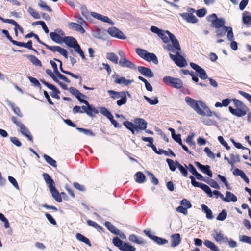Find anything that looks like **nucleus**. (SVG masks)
I'll return each instance as SVG.
<instances>
[{
	"label": "nucleus",
	"instance_id": "c03bdc74",
	"mask_svg": "<svg viewBox=\"0 0 251 251\" xmlns=\"http://www.w3.org/2000/svg\"><path fill=\"white\" fill-rule=\"evenodd\" d=\"M201 188L206 193H207L209 197L211 198L213 196L211 190L208 186L203 184Z\"/></svg>",
	"mask_w": 251,
	"mask_h": 251
},
{
	"label": "nucleus",
	"instance_id": "49530a36",
	"mask_svg": "<svg viewBox=\"0 0 251 251\" xmlns=\"http://www.w3.org/2000/svg\"><path fill=\"white\" fill-rule=\"evenodd\" d=\"M76 130L82 132L84 134L86 135H89L91 136H94L95 135V134L92 132V131L89 129L77 127L76 128Z\"/></svg>",
	"mask_w": 251,
	"mask_h": 251
},
{
	"label": "nucleus",
	"instance_id": "13d9d810",
	"mask_svg": "<svg viewBox=\"0 0 251 251\" xmlns=\"http://www.w3.org/2000/svg\"><path fill=\"white\" fill-rule=\"evenodd\" d=\"M8 180L11 183L12 185L17 189L19 190V187L16 180L12 176H9L8 177Z\"/></svg>",
	"mask_w": 251,
	"mask_h": 251
},
{
	"label": "nucleus",
	"instance_id": "4c0bfd02",
	"mask_svg": "<svg viewBox=\"0 0 251 251\" xmlns=\"http://www.w3.org/2000/svg\"><path fill=\"white\" fill-rule=\"evenodd\" d=\"M108 93L114 99H119L122 97L124 93L115 91L114 90H108Z\"/></svg>",
	"mask_w": 251,
	"mask_h": 251
},
{
	"label": "nucleus",
	"instance_id": "aec40b11",
	"mask_svg": "<svg viewBox=\"0 0 251 251\" xmlns=\"http://www.w3.org/2000/svg\"><path fill=\"white\" fill-rule=\"evenodd\" d=\"M133 81V80L126 79L124 77L117 76L116 77L114 82L117 84L128 86L132 83Z\"/></svg>",
	"mask_w": 251,
	"mask_h": 251
},
{
	"label": "nucleus",
	"instance_id": "6ab92c4d",
	"mask_svg": "<svg viewBox=\"0 0 251 251\" xmlns=\"http://www.w3.org/2000/svg\"><path fill=\"white\" fill-rule=\"evenodd\" d=\"M119 64L122 67H128L131 69H135L136 67L135 65L128 61L126 57L120 59Z\"/></svg>",
	"mask_w": 251,
	"mask_h": 251
},
{
	"label": "nucleus",
	"instance_id": "6e6d98bb",
	"mask_svg": "<svg viewBox=\"0 0 251 251\" xmlns=\"http://www.w3.org/2000/svg\"><path fill=\"white\" fill-rule=\"evenodd\" d=\"M144 99L146 100L149 102L151 105H156L158 103V100L157 98H154L153 100L150 99L146 96H144Z\"/></svg>",
	"mask_w": 251,
	"mask_h": 251
},
{
	"label": "nucleus",
	"instance_id": "09e8293b",
	"mask_svg": "<svg viewBox=\"0 0 251 251\" xmlns=\"http://www.w3.org/2000/svg\"><path fill=\"white\" fill-rule=\"evenodd\" d=\"M9 105H10L12 107V108L15 114H16L19 117H22V114L21 113V112L19 108H18L17 107H15L14 106V104L11 102H9Z\"/></svg>",
	"mask_w": 251,
	"mask_h": 251
},
{
	"label": "nucleus",
	"instance_id": "3c124183",
	"mask_svg": "<svg viewBox=\"0 0 251 251\" xmlns=\"http://www.w3.org/2000/svg\"><path fill=\"white\" fill-rule=\"evenodd\" d=\"M151 31L156 33L158 36H162V33L164 31V30H161L155 26H152L151 27Z\"/></svg>",
	"mask_w": 251,
	"mask_h": 251
},
{
	"label": "nucleus",
	"instance_id": "9d476101",
	"mask_svg": "<svg viewBox=\"0 0 251 251\" xmlns=\"http://www.w3.org/2000/svg\"><path fill=\"white\" fill-rule=\"evenodd\" d=\"M190 66L199 74V76L201 79H205L207 78L205 71L200 66L192 62L190 63Z\"/></svg>",
	"mask_w": 251,
	"mask_h": 251
},
{
	"label": "nucleus",
	"instance_id": "e2e57ef3",
	"mask_svg": "<svg viewBox=\"0 0 251 251\" xmlns=\"http://www.w3.org/2000/svg\"><path fill=\"white\" fill-rule=\"evenodd\" d=\"M239 93L246 99L251 104V95L242 91H239Z\"/></svg>",
	"mask_w": 251,
	"mask_h": 251
},
{
	"label": "nucleus",
	"instance_id": "ea45409f",
	"mask_svg": "<svg viewBox=\"0 0 251 251\" xmlns=\"http://www.w3.org/2000/svg\"><path fill=\"white\" fill-rule=\"evenodd\" d=\"M28 11L29 14L35 19H40V16L38 12L32 8L31 7H29L28 9Z\"/></svg>",
	"mask_w": 251,
	"mask_h": 251
},
{
	"label": "nucleus",
	"instance_id": "680f3d73",
	"mask_svg": "<svg viewBox=\"0 0 251 251\" xmlns=\"http://www.w3.org/2000/svg\"><path fill=\"white\" fill-rule=\"evenodd\" d=\"M227 38L230 41L233 40L234 35L233 33L232 28L230 26H228V30H227Z\"/></svg>",
	"mask_w": 251,
	"mask_h": 251
},
{
	"label": "nucleus",
	"instance_id": "f8f14e48",
	"mask_svg": "<svg viewBox=\"0 0 251 251\" xmlns=\"http://www.w3.org/2000/svg\"><path fill=\"white\" fill-rule=\"evenodd\" d=\"M179 15L188 23L194 24L197 23L198 21L197 17L192 13H180Z\"/></svg>",
	"mask_w": 251,
	"mask_h": 251
},
{
	"label": "nucleus",
	"instance_id": "a211bd4d",
	"mask_svg": "<svg viewBox=\"0 0 251 251\" xmlns=\"http://www.w3.org/2000/svg\"><path fill=\"white\" fill-rule=\"evenodd\" d=\"M171 247H175L178 246L181 242V238L180 234L176 233L171 235Z\"/></svg>",
	"mask_w": 251,
	"mask_h": 251
},
{
	"label": "nucleus",
	"instance_id": "39448f33",
	"mask_svg": "<svg viewBox=\"0 0 251 251\" xmlns=\"http://www.w3.org/2000/svg\"><path fill=\"white\" fill-rule=\"evenodd\" d=\"M212 237L214 240L218 243H226L228 241V238L222 233L221 231L214 229L213 231Z\"/></svg>",
	"mask_w": 251,
	"mask_h": 251
},
{
	"label": "nucleus",
	"instance_id": "5701e85b",
	"mask_svg": "<svg viewBox=\"0 0 251 251\" xmlns=\"http://www.w3.org/2000/svg\"><path fill=\"white\" fill-rule=\"evenodd\" d=\"M63 42L70 47L72 48L77 43V41L72 37H65L63 38Z\"/></svg>",
	"mask_w": 251,
	"mask_h": 251
},
{
	"label": "nucleus",
	"instance_id": "2eb2a0df",
	"mask_svg": "<svg viewBox=\"0 0 251 251\" xmlns=\"http://www.w3.org/2000/svg\"><path fill=\"white\" fill-rule=\"evenodd\" d=\"M68 27L73 30H75L83 34L85 32V30L81 25L77 23L70 22L68 24Z\"/></svg>",
	"mask_w": 251,
	"mask_h": 251
},
{
	"label": "nucleus",
	"instance_id": "412c9836",
	"mask_svg": "<svg viewBox=\"0 0 251 251\" xmlns=\"http://www.w3.org/2000/svg\"><path fill=\"white\" fill-rule=\"evenodd\" d=\"M242 21L247 25H251V14L249 12L244 11L243 13Z\"/></svg>",
	"mask_w": 251,
	"mask_h": 251
},
{
	"label": "nucleus",
	"instance_id": "f704fd0d",
	"mask_svg": "<svg viewBox=\"0 0 251 251\" xmlns=\"http://www.w3.org/2000/svg\"><path fill=\"white\" fill-rule=\"evenodd\" d=\"M88 108L87 109V111L86 114L89 116L92 117L95 114H98L99 113L98 110L96 109V108L92 105L89 104L88 105Z\"/></svg>",
	"mask_w": 251,
	"mask_h": 251
},
{
	"label": "nucleus",
	"instance_id": "ddd939ff",
	"mask_svg": "<svg viewBox=\"0 0 251 251\" xmlns=\"http://www.w3.org/2000/svg\"><path fill=\"white\" fill-rule=\"evenodd\" d=\"M166 33L169 36L170 40L171 41L174 48L178 51L180 50V47L177 39L176 38L175 35L170 32L169 31H166Z\"/></svg>",
	"mask_w": 251,
	"mask_h": 251
},
{
	"label": "nucleus",
	"instance_id": "052dcab7",
	"mask_svg": "<svg viewBox=\"0 0 251 251\" xmlns=\"http://www.w3.org/2000/svg\"><path fill=\"white\" fill-rule=\"evenodd\" d=\"M120 100L117 101V103L118 106H121L125 103L127 101L126 95L124 94L122 97L120 98Z\"/></svg>",
	"mask_w": 251,
	"mask_h": 251
},
{
	"label": "nucleus",
	"instance_id": "7ed1b4c3",
	"mask_svg": "<svg viewBox=\"0 0 251 251\" xmlns=\"http://www.w3.org/2000/svg\"><path fill=\"white\" fill-rule=\"evenodd\" d=\"M136 52L139 56L148 62L152 61L155 64L158 63L156 56L153 53H150L141 49H137Z\"/></svg>",
	"mask_w": 251,
	"mask_h": 251
},
{
	"label": "nucleus",
	"instance_id": "f257e3e1",
	"mask_svg": "<svg viewBox=\"0 0 251 251\" xmlns=\"http://www.w3.org/2000/svg\"><path fill=\"white\" fill-rule=\"evenodd\" d=\"M185 101L199 115L208 117L214 115L217 117H218L217 114L211 111L202 101H197L189 97H185Z\"/></svg>",
	"mask_w": 251,
	"mask_h": 251
},
{
	"label": "nucleus",
	"instance_id": "5fc2aeb1",
	"mask_svg": "<svg viewBox=\"0 0 251 251\" xmlns=\"http://www.w3.org/2000/svg\"><path fill=\"white\" fill-rule=\"evenodd\" d=\"M227 216V213L226 210L224 209L219 214L217 217V220L219 221H224Z\"/></svg>",
	"mask_w": 251,
	"mask_h": 251
},
{
	"label": "nucleus",
	"instance_id": "a18cd8bd",
	"mask_svg": "<svg viewBox=\"0 0 251 251\" xmlns=\"http://www.w3.org/2000/svg\"><path fill=\"white\" fill-rule=\"evenodd\" d=\"M28 58H29L30 61L35 65L40 66H41V61L35 56L30 55Z\"/></svg>",
	"mask_w": 251,
	"mask_h": 251
},
{
	"label": "nucleus",
	"instance_id": "bf43d9fd",
	"mask_svg": "<svg viewBox=\"0 0 251 251\" xmlns=\"http://www.w3.org/2000/svg\"><path fill=\"white\" fill-rule=\"evenodd\" d=\"M180 204L181 206L184 207L186 209L190 208L192 207V205L190 201L186 199H183L181 201Z\"/></svg>",
	"mask_w": 251,
	"mask_h": 251
},
{
	"label": "nucleus",
	"instance_id": "20e7f679",
	"mask_svg": "<svg viewBox=\"0 0 251 251\" xmlns=\"http://www.w3.org/2000/svg\"><path fill=\"white\" fill-rule=\"evenodd\" d=\"M164 82L176 89H179L182 87L183 83L178 78L172 77L171 76H165L163 78Z\"/></svg>",
	"mask_w": 251,
	"mask_h": 251
},
{
	"label": "nucleus",
	"instance_id": "4be33fe9",
	"mask_svg": "<svg viewBox=\"0 0 251 251\" xmlns=\"http://www.w3.org/2000/svg\"><path fill=\"white\" fill-rule=\"evenodd\" d=\"M237 201V198L236 196L229 191H226V197L224 201L226 202H236Z\"/></svg>",
	"mask_w": 251,
	"mask_h": 251
},
{
	"label": "nucleus",
	"instance_id": "69168bd1",
	"mask_svg": "<svg viewBox=\"0 0 251 251\" xmlns=\"http://www.w3.org/2000/svg\"><path fill=\"white\" fill-rule=\"evenodd\" d=\"M45 216L50 223L54 225H55L56 224V222L55 219L52 217V216L51 215L48 213H46Z\"/></svg>",
	"mask_w": 251,
	"mask_h": 251
},
{
	"label": "nucleus",
	"instance_id": "2f4dec72",
	"mask_svg": "<svg viewBox=\"0 0 251 251\" xmlns=\"http://www.w3.org/2000/svg\"><path fill=\"white\" fill-rule=\"evenodd\" d=\"M166 161L168 164L170 170L172 171H175L176 168L177 167L178 168V165H179V163L178 162H174L172 160L170 159H167Z\"/></svg>",
	"mask_w": 251,
	"mask_h": 251
},
{
	"label": "nucleus",
	"instance_id": "cd10ccee",
	"mask_svg": "<svg viewBox=\"0 0 251 251\" xmlns=\"http://www.w3.org/2000/svg\"><path fill=\"white\" fill-rule=\"evenodd\" d=\"M43 176L46 183L49 185V188L55 185L54 182L48 174L44 173Z\"/></svg>",
	"mask_w": 251,
	"mask_h": 251
},
{
	"label": "nucleus",
	"instance_id": "c756f323",
	"mask_svg": "<svg viewBox=\"0 0 251 251\" xmlns=\"http://www.w3.org/2000/svg\"><path fill=\"white\" fill-rule=\"evenodd\" d=\"M106 58L115 64L118 63V56L113 52H108L106 53Z\"/></svg>",
	"mask_w": 251,
	"mask_h": 251
},
{
	"label": "nucleus",
	"instance_id": "37998d69",
	"mask_svg": "<svg viewBox=\"0 0 251 251\" xmlns=\"http://www.w3.org/2000/svg\"><path fill=\"white\" fill-rule=\"evenodd\" d=\"M121 250L123 251H134L135 250V248L133 246L125 243L123 246L121 247Z\"/></svg>",
	"mask_w": 251,
	"mask_h": 251
},
{
	"label": "nucleus",
	"instance_id": "6e6552de",
	"mask_svg": "<svg viewBox=\"0 0 251 251\" xmlns=\"http://www.w3.org/2000/svg\"><path fill=\"white\" fill-rule=\"evenodd\" d=\"M50 36L52 40L56 43H60L63 42L64 33L61 30H57V32H50Z\"/></svg>",
	"mask_w": 251,
	"mask_h": 251
},
{
	"label": "nucleus",
	"instance_id": "393cba45",
	"mask_svg": "<svg viewBox=\"0 0 251 251\" xmlns=\"http://www.w3.org/2000/svg\"><path fill=\"white\" fill-rule=\"evenodd\" d=\"M204 244L212 251H219L218 247L213 242L209 240H205L204 242Z\"/></svg>",
	"mask_w": 251,
	"mask_h": 251
},
{
	"label": "nucleus",
	"instance_id": "c9c22d12",
	"mask_svg": "<svg viewBox=\"0 0 251 251\" xmlns=\"http://www.w3.org/2000/svg\"><path fill=\"white\" fill-rule=\"evenodd\" d=\"M129 239L131 242H135L138 244H142L145 243L141 238H138L136 235L134 234L130 235Z\"/></svg>",
	"mask_w": 251,
	"mask_h": 251
},
{
	"label": "nucleus",
	"instance_id": "0e129e2a",
	"mask_svg": "<svg viewBox=\"0 0 251 251\" xmlns=\"http://www.w3.org/2000/svg\"><path fill=\"white\" fill-rule=\"evenodd\" d=\"M204 151L207 154V156L210 158L214 159L215 158L214 153L211 151L209 148L206 147Z\"/></svg>",
	"mask_w": 251,
	"mask_h": 251
},
{
	"label": "nucleus",
	"instance_id": "b1692460",
	"mask_svg": "<svg viewBox=\"0 0 251 251\" xmlns=\"http://www.w3.org/2000/svg\"><path fill=\"white\" fill-rule=\"evenodd\" d=\"M21 132L24 136L28 138L30 141L32 140V136L30 134V132L28 129L23 124L20 125Z\"/></svg>",
	"mask_w": 251,
	"mask_h": 251
},
{
	"label": "nucleus",
	"instance_id": "423d86ee",
	"mask_svg": "<svg viewBox=\"0 0 251 251\" xmlns=\"http://www.w3.org/2000/svg\"><path fill=\"white\" fill-rule=\"evenodd\" d=\"M176 55H173L169 53L170 58L175 62V63L180 67H184L186 64V61L184 58L180 55L178 51L176 52Z\"/></svg>",
	"mask_w": 251,
	"mask_h": 251
},
{
	"label": "nucleus",
	"instance_id": "473e14b6",
	"mask_svg": "<svg viewBox=\"0 0 251 251\" xmlns=\"http://www.w3.org/2000/svg\"><path fill=\"white\" fill-rule=\"evenodd\" d=\"M76 238L78 240L88 245L89 246H91V244L90 243L89 240L87 238L84 236L83 235L81 234L80 233H77L76 234Z\"/></svg>",
	"mask_w": 251,
	"mask_h": 251
},
{
	"label": "nucleus",
	"instance_id": "72a5a7b5",
	"mask_svg": "<svg viewBox=\"0 0 251 251\" xmlns=\"http://www.w3.org/2000/svg\"><path fill=\"white\" fill-rule=\"evenodd\" d=\"M135 176L136 177V181L137 182L142 183L145 181L146 176L141 172H138L136 173Z\"/></svg>",
	"mask_w": 251,
	"mask_h": 251
},
{
	"label": "nucleus",
	"instance_id": "603ef678",
	"mask_svg": "<svg viewBox=\"0 0 251 251\" xmlns=\"http://www.w3.org/2000/svg\"><path fill=\"white\" fill-rule=\"evenodd\" d=\"M151 31L156 33L158 36H162V33L164 31V30H161L155 26H152L151 27Z\"/></svg>",
	"mask_w": 251,
	"mask_h": 251
},
{
	"label": "nucleus",
	"instance_id": "f3484780",
	"mask_svg": "<svg viewBox=\"0 0 251 251\" xmlns=\"http://www.w3.org/2000/svg\"><path fill=\"white\" fill-rule=\"evenodd\" d=\"M69 91L73 95L76 97L79 101L82 100H83V99H81V98H85L86 97L84 94L80 93L77 89L73 87H71L69 89Z\"/></svg>",
	"mask_w": 251,
	"mask_h": 251
},
{
	"label": "nucleus",
	"instance_id": "58836bf2",
	"mask_svg": "<svg viewBox=\"0 0 251 251\" xmlns=\"http://www.w3.org/2000/svg\"><path fill=\"white\" fill-rule=\"evenodd\" d=\"M38 6L42 9L45 10L48 12H52V10L51 8H50L49 6H48L45 2L40 0L39 2L38 3Z\"/></svg>",
	"mask_w": 251,
	"mask_h": 251
},
{
	"label": "nucleus",
	"instance_id": "a878e982",
	"mask_svg": "<svg viewBox=\"0 0 251 251\" xmlns=\"http://www.w3.org/2000/svg\"><path fill=\"white\" fill-rule=\"evenodd\" d=\"M202 210L206 214V217L208 219H212L214 216L212 214V211L204 204L201 205Z\"/></svg>",
	"mask_w": 251,
	"mask_h": 251
},
{
	"label": "nucleus",
	"instance_id": "7c9ffc66",
	"mask_svg": "<svg viewBox=\"0 0 251 251\" xmlns=\"http://www.w3.org/2000/svg\"><path fill=\"white\" fill-rule=\"evenodd\" d=\"M96 37L102 40L106 39L107 37L106 31L104 29H98L97 30Z\"/></svg>",
	"mask_w": 251,
	"mask_h": 251
},
{
	"label": "nucleus",
	"instance_id": "864d4df0",
	"mask_svg": "<svg viewBox=\"0 0 251 251\" xmlns=\"http://www.w3.org/2000/svg\"><path fill=\"white\" fill-rule=\"evenodd\" d=\"M153 240L159 245H163L168 243V240L157 236L153 237Z\"/></svg>",
	"mask_w": 251,
	"mask_h": 251
},
{
	"label": "nucleus",
	"instance_id": "bb28decb",
	"mask_svg": "<svg viewBox=\"0 0 251 251\" xmlns=\"http://www.w3.org/2000/svg\"><path fill=\"white\" fill-rule=\"evenodd\" d=\"M218 29L216 31V36L217 37H224L227 30H228V26H224L222 27L217 28Z\"/></svg>",
	"mask_w": 251,
	"mask_h": 251
},
{
	"label": "nucleus",
	"instance_id": "1a4fd4ad",
	"mask_svg": "<svg viewBox=\"0 0 251 251\" xmlns=\"http://www.w3.org/2000/svg\"><path fill=\"white\" fill-rule=\"evenodd\" d=\"M91 15L94 18L99 20L103 22L107 23L110 25H113L114 23L108 17L101 15L99 13L92 12H91Z\"/></svg>",
	"mask_w": 251,
	"mask_h": 251
},
{
	"label": "nucleus",
	"instance_id": "e433bc0d",
	"mask_svg": "<svg viewBox=\"0 0 251 251\" xmlns=\"http://www.w3.org/2000/svg\"><path fill=\"white\" fill-rule=\"evenodd\" d=\"M100 112L109 120H112L113 116L112 114L105 107H100Z\"/></svg>",
	"mask_w": 251,
	"mask_h": 251
},
{
	"label": "nucleus",
	"instance_id": "4d7b16f0",
	"mask_svg": "<svg viewBox=\"0 0 251 251\" xmlns=\"http://www.w3.org/2000/svg\"><path fill=\"white\" fill-rule=\"evenodd\" d=\"M218 140L219 142L223 146H224L226 150H230V147L228 145L227 143L224 140V139L222 136H218Z\"/></svg>",
	"mask_w": 251,
	"mask_h": 251
},
{
	"label": "nucleus",
	"instance_id": "de8ad7c7",
	"mask_svg": "<svg viewBox=\"0 0 251 251\" xmlns=\"http://www.w3.org/2000/svg\"><path fill=\"white\" fill-rule=\"evenodd\" d=\"M239 241L249 244L251 245V237L246 235H241L239 236Z\"/></svg>",
	"mask_w": 251,
	"mask_h": 251
},
{
	"label": "nucleus",
	"instance_id": "774afa93",
	"mask_svg": "<svg viewBox=\"0 0 251 251\" xmlns=\"http://www.w3.org/2000/svg\"><path fill=\"white\" fill-rule=\"evenodd\" d=\"M124 125L128 129H131L135 127V123L129 121H125L123 123Z\"/></svg>",
	"mask_w": 251,
	"mask_h": 251
},
{
	"label": "nucleus",
	"instance_id": "c85d7f7f",
	"mask_svg": "<svg viewBox=\"0 0 251 251\" xmlns=\"http://www.w3.org/2000/svg\"><path fill=\"white\" fill-rule=\"evenodd\" d=\"M225 24L224 18H217V19L212 24V26L216 28H219L224 26Z\"/></svg>",
	"mask_w": 251,
	"mask_h": 251
},
{
	"label": "nucleus",
	"instance_id": "a19ab883",
	"mask_svg": "<svg viewBox=\"0 0 251 251\" xmlns=\"http://www.w3.org/2000/svg\"><path fill=\"white\" fill-rule=\"evenodd\" d=\"M43 157H44V159H45V160L51 166L54 167H56V162L55 160L53 159L51 157H50V156H49L46 154H44L43 155Z\"/></svg>",
	"mask_w": 251,
	"mask_h": 251
},
{
	"label": "nucleus",
	"instance_id": "8fccbe9b",
	"mask_svg": "<svg viewBox=\"0 0 251 251\" xmlns=\"http://www.w3.org/2000/svg\"><path fill=\"white\" fill-rule=\"evenodd\" d=\"M113 243L115 246L119 248L120 250L121 249V247H122L124 244L123 242L117 237L113 239Z\"/></svg>",
	"mask_w": 251,
	"mask_h": 251
},
{
	"label": "nucleus",
	"instance_id": "9b49d317",
	"mask_svg": "<svg viewBox=\"0 0 251 251\" xmlns=\"http://www.w3.org/2000/svg\"><path fill=\"white\" fill-rule=\"evenodd\" d=\"M134 122L135 123V127L137 130L140 131L146 129L147 123L145 120L141 118H136Z\"/></svg>",
	"mask_w": 251,
	"mask_h": 251
},
{
	"label": "nucleus",
	"instance_id": "338daca9",
	"mask_svg": "<svg viewBox=\"0 0 251 251\" xmlns=\"http://www.w3.org/2000/svg\"><path fill=\"white\" fill-rule=\"evenodd\" d=\"M201 171L207 174L209 176L211 177L212 176V173L210 170V167L208 165L205 166L204 169H203Z\"/></svg>",
	"mask_w": 251,
	"mask_h": 251
},
{
	"label": "nucleus",
	"instance_id": "0eeeda50",
	"mask_svg": "<svg viewBox=\"0 0 251 251\" xmlns=\"http://www.w3.org/2000/svg\"><path fill=\"white\" fill-rule=\"evenodd\" d=\"M108 33L113 37L119 38L120 39H126V36L124 33L118 28L115 27H111L108 28L107 30Z\"/></svg>",
	"mask_w": 251,
	"mask_h": 251
},
{
	"label": "nucleus",
	"instance_id": "4468645a",
	"mask_svg": "<svg viewBox=\"0 0 251 251\" xmlns=\"http://www.w3.org/2000/svg\"><path fill=\"white\" fill-rule=\"evenodd\" d=\"M139 72L143 75L147 77H152L153 73L150 69L145 67L139 66L138 67Z\"/></svg>",
	"mask_w": 251,
	"mask_h": 251
},
{
	"label": "nucleus",
	"instance_id": "f03ea898",
	"mask_svg": "<svg viewBox=\"0 0 251 251\" xmlns=\"http://www.w3.org/2000/svg\"><path fill=\"white\" fill-rule=\"evenodd\" d=\"M236 108H233L231 106L228 107L229 110L233 115L238 117L245 116L247 114L248 110L247 107L241 101L234 99L232 100Z\"/></svg>",
	"mask_w": 251,
	"mask_h": 251
},
{
	"label": "nucleus",
	"instance_id": "dca6fc26",
	"mask_svg": "<svg viewBox=\"0 0 251 251\" xmlns=\"http://www.w3.org/2000/svg\"><path fill=\"white\" fill-rule=\"evenodd\" d=\"M49 188L54 199L58 202H61L62 201L61 196L59 195V192L55 188V185L53 186L52 187H50Z\"/></svg>",
	"mask_w": 251,
	"mask_h": 251
},
{
	"label": "nucleus",
	"instance_id": "79ce46f5",
	"mask_svg": "<svg viewBox=\"0 0 251 251\" xmlns=\"http://www.w3.org/2000/svg\"><path fill=\"white\" fill-rule=\"evenodd\" d=\"M104 225L110 231L115 234L118 230L109 222H105Z\"/></svg>",
	"mask_w": 251,
	"mask_h": 251
}]
</instances>
